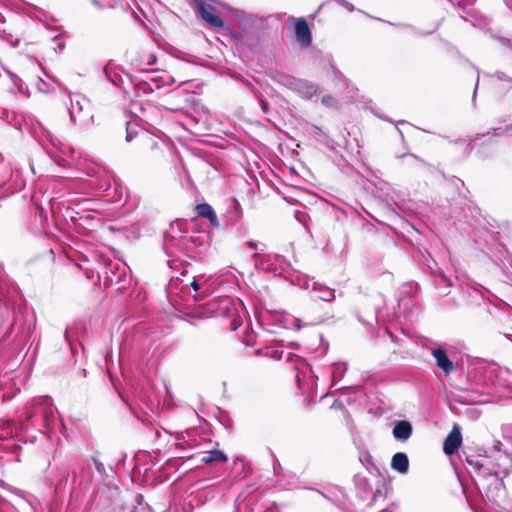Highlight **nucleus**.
I'll return each instance as SVG.
<instances>
[{
	"label": "nucleus",
	"mask_w": 512,
	"mask_h": 512,
	"mask_svg": "<svg viewBox=\"0 0 512 512\" xmlns=\"http://www.w3.org/2000/svg\"><path fill=\"white\" fill-rule=\"evenodd\" d=\"M127 142L135 141V147L139 150L143 155H152L156 150L159 149L158 142L151 134L145 131H131L129 127H127Z\"/></svg>",
	"instance_id": "f257e3e1"
},
{
	"label": "nucleus",
	"mask_w": 512,
	"mask_h": 512,
	"mask_svg": "<svg viewBox=\"0 0 512 512\" xmlns=\"http://www.w3.org/2000/svg\"><path fill=\"white\" fill-rule=\"evenodd\" d=\"M196 6L198 14L209 26L214 28L224 27V21L217 14V10L215 7L205 3L202 0H196Z\"/></svg>",
	"instance_id": "f03ea898"
},
{
	"label": "nucleus",
	"mask_w": 512,
	"mask_h": 512,
	"mask_svg": "<svg viewBox=\"0 0 512 512\" xmlns=\"http://www.w3.org/2000/svg\"><path fill=\"white\" fill-rule=\"evenodd\" d=\"M462 435L460 428L455 425L444 440L443 451L446 455H453L461 446Z\"/></svg>",
	"instance_id": "7ed1b4c3"
},
{
	"label": "nucleus",
	"mask_w": 512,
	"mask_h": 512,
	"mask_svg": "<svg viewBox=\"0 0 512 512\" xmlns=\"http://www.w3.org/2000/svg\"><path fill=\"white\" fill-rule=\"evenodd\" d=\"M295 35L302 45L309 46L312 43V34L307 21L304 18H299L295 22Z\"/></svg>",
	"instance_id": "20e7f679"
},
{
	"label": "nucleus",
	"mask_w": 512,
	"mask_h": 512,
	"mask_svg": "<svg viewBox=\"0 0 512 512\" xmlns=\"http://www.w3.org/2000/svg\"><path fill=\"white\" fill-rule=\"evenodd\" d=\"M432 354L436 359L437 367H439L446 375L454 371V364L450 361L443 349H434Z\"/></svg>",
	"instance_id": "39448f33"
},
{
	"label": "nucleus",
	"mask_w": 512,
	"mask_h": 512,
	"mask_svg": "<svg viewBox=\"0 0 512 512\" xmlns=\"http://www.w3.org/2000/svg\"><path fill=\"white\" fill-rule=\"evenodd\" d=\"M413 427L409 421L400 420L395 423L392 434L395 439L406 441L412 435Z\"/></svg>",
	"instance_id": "423d86ee"
},
{
	"label": "nucleus",
	"mask_w": 512,
	"mask_h": 512,
	"mask_svg": "<svg viewBox=\"0 0 512 512\" xmlns=\"http://www.w3.org/2000/svg\"><path fill=\"white\" fill-rule=\"evenodd\" d=\"M180 319L184 320L188 324L195 326L198 321L209 318L206 309L203 306H198L195 309L183 313L179 316Z\"/></svg>",
	"instance_id": "0eeeda50"
},
{
	"label": "nucleus",
	"mask_w": 512,
	"mask_h": 512,
	"mask_svg": "<svg viewBox=\"0 0 512 512\" xmlns=\"http://www.w3.org/2000/svg\"><path fill=\"white\" fill-rule=\"evenodd\" d=\"M195 210L198 214V216L206 218L209 220L211 226L218 228L219 227V221L217 218V215L211 205L208 203H201L196 205Z\"/></svg>",
	"instance_id": "6e6552de"
},
{
	"label": "nucleus",
	"mask_w": 512,
	"mask_h": 512,
	"mask_svg": "<svg viewBox=\"0 0 512 512\" xmlns=\"http://www.w3.org/2000/svg\"><path fill=\"white\" fill-rule=\"evenodd\" d=\"M391 467L401 474H406L409 470L408 456L403 452L395 453L391 459Z\"/></svg>",
	"instance_id": "1a4fd4ad"
},
{
	"label": "nucleus",
	"mask_w": 512,
	"mask_h": 512,
	"mask_svg": "<svg viewBox=\"0 0 512 512\" xmlns=\"http://www.w3.org/2000/svg\"><path fill=\"white\" fill-rule=\"evenodd\" d=\"M202 461L209 465L225 463L227 461V456L220 450H212L204 453Z\"/></svg>",
	"instance_id": "9d476101"
},
{
	"label": "nucleus",
	"mask_w": 512,
	"mask_h": 512,
	"mask_svg": "<svg viewBox=\"0 0 512 512\" xmlns=\"http://www.w3.org/2000/svg\"><path fill=\"white\" fill-rule=\"evenodd\" d=\"M321 102L327 108L337 109L339 107V101L330 94L324 95Z\"/></svg>",
	"instance_id": "9b49d317"
},
{
	"label": "nucleus",
	"mask_w": 512,
	"mask_h": 512,
	"mask_svg": "<svg viewBox=\"0 0 512 512\" xmlns=\"http://www.w3.org/2000/svg\"><path fill=\"white\" fill-rule=\"evenodd\" d=\"M320 300L323 301H332L335 297L334 291L328 288H325L321 291V294L317 296Z\"/></svg>",
	"instance_id": "f8f14e48"
},
{
	"label": "nucleus",
	"mask_w": 512,
	"mask_h": 512,
	"mask_svg": "<svg viewBox=\"0 0 512 512\" xmlns=\"http://www.w3.org/2000/svg\"><path fill=\"white\" fill-rule=\"evenodd\" d=\"M191 287H192L195 291H198V290L200 289V285H199V283H198L197 281H195V280L191 283Z\"/></svg>",
	"instance_id": "ddd939ff"
},
{
	"label": "nucleus",
	"mask_w": 512,
	"mask_h": 512,
	"mask_svg": "<svg viewBox=\"0 0 512 512\" xmlns=\"http://www.w3.org/2000/svg\"><path fill=\"white\" fill-rule=\"evenodd\" d=\"M247 246L250 248V249H256L257 248V243L254 242V241H249L247 243Z\"/></svg>",
	"instance_id": "4468645a"
}]
</instances>
